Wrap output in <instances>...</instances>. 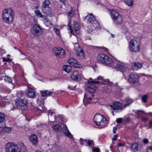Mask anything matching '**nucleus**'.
Listing matches in <instances>:
<instances>
[{
  "mask_svg": "<svg viewBox=\"0 0 152 152\" xmlns=\"http://www.w3.org/2000/svg\"><path fill=\"white\" fill-rule=\"evenodd\" d=\"M14 12L10 8L5 9L3 11L2 18L3 20L7 23L13 20Z\"/></svg>",
  "mask_w": 152,
  "mask_h": 152,
  "instance_id": "f257e3e1",
  "label": "nucleus"
},
{
  "mask_svg": "<svg viewBox=\"0 0 152 152\" xmlns=\"http://www.w3.org/2000/svg\"><path fill=\"white\" fill-rule=\"evenodd\" d=\"M141 44L139 39L136 38L131 40L129 44V48L131 52H138L140 50Z\"/></svg>",
  "mask_w": 152,
  "mask_h": 152,
  "instance_id": "f03ea898",
  "label": "nucleus"
},
{
  "mask_svg": "<svg viewBox=\"0 0 152 152\" xmlns=\"http://www.w3.org/2000/svg\"><path fill=\"white\" fill-rule=\"evenodd\" d=\"M97 79L99 81L93 80L91 81V80H92L91 78H90L89 79V81H88V83H94V84H98L99 83H102L105 84L106 85H108L109 86H113L114 87H116V88L117 89L119 88V87L118 86L117 83H114L108 80H104V82H103V81H100L101 80H102V78L101 76H99L97 78Z\"/></svg>",
  "mask_w": 152,
  "mask_h": 152,
  "instance_id": "7ed1b4c3",
  "label": "nucleus"
},
{
  "mask_svg": "<svg viewBox=\"0 0 152 152\" xmlns=\"http://www.w3.org/2000/svg\"><path fill=\"white\" fill-rule=\"evenodd\" d=\"M111 16L114 23L116 25L121 24L123 20L122 16L117 11L113 10L111 11Z\"/></svg>",
  "mask_w": 152,
  "mask_h": 152,
  "instance_id": "20e7f679",
  "label": "nucleus"
},
{
  "mask_svg": "<svg viewBox=\"0 0 152 152\" xmlns=\"http://www.w3.org/2000/svg\"><path fill=\"white\" fill-rule=\"evenodd\" d=\"M96 124L98 126L104 125L106 122V119L100 114H96L94 118Z\"/></svg>",
  "mask_w": 152,
  "mask_h": 152,
  "instance_id": "39448f33",
  "label": "nucleus"
},
{
  "mask_svg": "<svg viewBox=\"0 0 152 152\" xmlns=\"http://www.w3.org/2000/svg\"><path fill=\"white\" fill-rule=\"evenodd\" d=\"M31 32L34 36L38 37L42 34L43 31L40 26L39 24H34L32 27Z\"/></svg>",
  "mask_w": 152,
  "mask_h": 152,
  "instance_id": "423d86ee",
  "label": "nucleus"
},
{
  "mask_svg": "<svg viewBox=\"0 0 152 152\" xmlns=\"http://www.w3.org/2000/svg\"><path fill=\"white\" fill-rule=\"evenodd\" d=\"M6 152H18V145L12 142H8L5 145Z\"/></svg>",
  "mask_w": 152,
  "mask_h": 152,
  "instance_id": "0eeeda50",
  "label": "nucleus"
},
{
  "mask_svg": "<svg viewBox=\"0 0 152 152\" xmlns=\"http://www.w3.org/2000/svg\"><path fill=\"white\" fill-rule=\"evenodd\" d=\"M75 49L77 56H79L80 58H83L85 57V53L82 49L79 47L78 44H75Z\"/></svg>",
  "mask_w": 152,
  "mask_h": 152,
  "instance_id": "6e6552de",
  "label": "nucleus"
},
{
  "mask_svg": "<svg viewBox=\"0 0 152 152\" xmlns=\"http://www.w3.org/2000/svg\"><path fill=\"white\" fill-rule=\"evenodd\" d=\"M53 52L55 55L59 57L62 58L65 54V50L60 48H54L53 49Z\"/></svg>",
  "mask_w": 152,
  "mask_h": 152,
  "instance_id": "1a4fd4ad",
  "label": "nucleus"
},
{
  "mask_svg": "<svg viewBox=\"0 0 152 152\" xmlns=\"http://www.w3.org/2000/svg\"><path fill=\"white\" fill-rule=\"evenodd\" d=\"M68 29L70 30V32L71 34H73V32L74 31L77 34H78L80 33V26L77 22H75L74 23L73 29L69 25H68Z\"/></svg>",
  "mask_w": 152,
  "mask_h": 152,
  "instance_id": "9d476101",
  "label": "nucleus"
},
{
  "mask_svg": "<svg viewBox=\"0 0 152 152\" xmlns=\"http://www.w3.org/2000/svg\"><path fill=\"white\" fill-rule=\"evenodd\" d=\"M88 17L89 18L88 19V23L93 24V26L95 28H98L99 26V24L96 21H95V18L91 14L89 15Z\"/></svg>",
  "mask_w": 152,
  "mask_h": 152,
  "instance_id": "9b49d317",
  "label": "nucleus"
},
{
  "mask_svg": "<svg viewBox=\"0 0 152 152\" xmlns=\"http://www.w3.org/2000/svg\"><path fill=\"white\" fill-rule=\"evenodd\" d=\"M68 62L71 66L75 68H80L81 67V65L78 63L77 61L73 57L70 58L68 60Z\"/></svg>",
  "mask_w": 152,
  "mask_h": 152,
  "instance_id": "f8f14e48",
  "label": "nucleus"
},
{
  "mask_svg": "<svg viewBox=\"0 0 152 152\" xmlns=\"http://www.w3.org/2000/svg\"><path fill=\"white\" fill-rule=\"evenodd\" d=\"M114 66H115V67H116L118 69V70H119L123 73L129 71V69L126 66L121 65L120 64H118L117 63H114Z\"/></svg>",
  "mask_w": 152,
  "mask_h": 152,
  "instance_id": "ddd939ff",
  "label": "nucleus"
},
{
  "mask_svg": "<svg viewBox=\"0 0 152 152\" xmlns=\"http://www.w3.org/2000/svg\"><path fill=\"white\" fill-rule=\"evenodd\" d=\"M128 79L129 82L134 84L138 82V77L137 75L131 74L129 76Z\"/></svg>",
  "mask_w": 152,
  "mask_h": 152,
  "instance_id": "4468645a",
  "label": "nucleus"
},
{
  "mask_svg": "<svg viewBox=\"0 0 152 152\" xmlns=\"http://www.w3.org/2000/svg\"><path fill=\"white\" fill-rule=\"evenodd\" d=\"M28 103V101L26 98L20 99L17 101L15 102L16 105L18 106H24L26 105Z\"/></svg>",
  "mask_w": 152,
  "mask_h": 152,
  "instance_id": "2eb2a0df",
  "label": "nucleus"
},
{
  "mask_svg": "<svg viewBox=\"0 0 152 152\" xmlns=\"http://www.w3.org/2000/svg\"><path fill=\"white\" fill-rule=\"evenodd\" d=\"M80 143L81 145H85L88 146H91L92 145H94V142L93 140H84L80 138Z\"/></svg>",
  "mask_w": 152,
  "mask_h": 152,
  "instance_id": "dca6fc26",
  "label": "nucleus"
},
{
  "mask_svg": "<svg viewBox=\"0 0 152 152\" xmlns=\"http://www.w3.org/2000/svg\"><path fill=\"white\" fill-rule=\"evenodd\" d=\"M113 106L111 105L110 106V107L111 108L114 110H116V112L119 111V110H121V108H118L117 107H121L122 106V104L118 102L117 101H114L113 102Z\"/></svg>",
  "mask_w": 152,
  "mask_h": 152,
  "instance_id": "f3484780",
  "label": "nucleus"
},
{
  "mask_svg": "<svg viewBox=\"0 0 152 152\" xmlns=\"http://www.w3.org/2000/svg\"><path fill=\"white\" fill-rule=\"evenodd\" d=\"M71 77L72 79L74 80L80 81L81 79L80 74L77 71L74 72L71 75Z\"/></svg>",
  "mask_w": 152,
  "mask_h": 152,
  "instance_id": "a211bd4d",
  "label": "nucleus"
},
{
  "mask_svg": "<svg viewBox=\"0 0 152 152\" xmlns=\"http://www.w3.org/2000/svg\"><path fill=\"white\" fill-rule=\"evenodd\" d=\"M107 58V56L105 54L100 53L97 56V61L102 63H104L106 58Z\"/></svg>",
  "mask_w": 152,
  "mask_h": 152,
  "instance_id": "6ab92c4d",
  "label": "nucleus"
},
{
  "mask_svg": "<svg viewBox=\"0 0 152 152\" xmlns=\"http://www.w3.org/2000/svg\"><path fill=\"white\" fill-rule=\"evenodd\" d=\"M114 63H116L115 62H114L113 60L107 56V58H106L103 64L107 66H111V67H115L114 66Z\"/></svg>",
  "mask_w": 152,
  "mask_h": 152,
  "instance_id": "aec40b11",
  "label": "nucleus"
},
{
  "mask_svg": "<svg viewBox=\"0 0 152 152\" xmlns=\"http://www.w3.org/2000/svg\"><path fill=\"white\" fill-rule=\"evenodd\" d=\"M63 130L64 134L66 136H67L71 139H72L73 138L72 135L69 132L66 125L64 126Z\"/></svg>",
  "mask_w": 152,
  "mask_h": 152,
  "instance_id": "412c9836",
  "label": "nucleus"
},
{
  "mask_svg": "<svg viewBox=\"0 0 152 152\" xmlns=\"http://www.w3.org/2000/svg\"><path fill=\"white\" fill-rule=\"evenodd\" d=\"M132 102L131 99H126L123 101L122 102L123 105L120 108L121 110H122L123 109L125 108L127 106H129Z\"/></svg>",
  "mask_w": 152,
  "mask_h": 152,
  "instance_id": "4be33fe9",
  "label": "nucleus"
},
{
  "mask_svg": "<svg viewBox=\"0 0 152 152\" xmlns=\"http://www.w3.org/2000/svg\"><path fill=\"white\" fill-rule=\"evenodd\" d=\"M29 139L31 142L34 145H36L38 142V138L36 135H31L29 137Z\"/></svg>",
  "mask_w": 152,
  "mask_h": 152,
  "instance_id": "5701e85b",
  "label": "nucleus"
},
{
  "mask_svg": "<svg viewBox=\"0 0 152 152\" xmlns=\"http://www.w3.org/2000/svg\"><path fill=\"white\" fill-rule=\"evenodd\" d=\"M42 10L43 13L47 15H50L51 13V9L50 7H42Z\"/></svg>",
  "mask_w": 152,
  "mask_h": 152,
  "instance_id": "b1692460",
  "label": "nucleus"
},
{
  "mask_svg": "<svg viewBox=\"0 0 152 152\" xmlns=\"http://www.w3.org/2000/svg\"><path fill=\"white\" fill-rule=\"evenodd\" d=\"M48 115L49 120L50 121L53 122L55 121L56 120V115L51 111L48 112Z\"/></svg>",
  "mask_w": 152,
  "mask_h": 152,
  "instance_id": "393cba45",
  "label": "nucleus"
},
{
  "mask_svg": "<svg viewBox=\"0 0 152 152\" xmlns=\"http://www.w3.org/2000/svg\"><path fill=\"white\" fill-rule=\"evenodd\" d=\"M5 116L4 114L0 112V128L2 127L4 124L3 123L5 121Z\"/></svg>",
  "mask_w": 152,
  "mask_h": 152,
  "instance_id": "a878e982",
  "label": "nucleus"
},
{
  "mask_svg": "<svg viewBox=\"0 0 152 152\" xmlns=\"http://www.w3.org/2000/svg\"><path fill=\"white\" fill-rule=\"evenodd\" d=\"M86 89L91 93H94L96 90V87L94 84H91L87 86Z\"/></svg>",
  "mask_w": 152,
  "mask_h": 152,
  "instance_id": "bb28decb",
  "label": "nucleus"
},
{
  "mask_svg": "<svg viewBox=\"0 0 152 152\" xmlns=\"http://www.w3.org/2000/svg\"><path fill=\"white\" fill-rule=\"evenodd\" d=\"M92 99L91 97H88L87 95L85 94L83 100L84 104L86 106L88 104L90 103V101Z\"/></svg>",
  "mask_w": 152,
  "mask_h": 152,
  "instance_id": "cd10ccee",
  "label": "nucleus"
},
{
  "mask_svg": "<svg viewBox=\"0 0 152 152\" xmlns=\"http://www.w3.org/2000/svg\"><path fill=\"white\" fill-rule=\"evenodd\" d=\"M35 93L34 90L32 88L28 89L27 95L30 97L33 98L35 96Z\"/></svg>",
  "mask_w": 152,
  "mask_h": 152,
  "instance_id": "c85d7f7f",
  "label": "nucleus"
},
{
  "mask_svg": "<svg viewBox=\"0 0 152 152\" xmlns=\"http://www.w3.org/2000/svg\"><path fill=\"white\" fill-rule=\"evenodd\" d=\"M131 147L133 149L134 151H140V149L139 148L138 144L137 143H134L131 146Z\"/></svg>",
  "mask_w": 152,
  "mask_h": 152,
  "instance_id": "c756f323",
  "label": "nucleus"
},
{
  "mask_svg": "<svg viewBox=\"0 0 152 152\" xmlns=\"http://www.w3.org/2000/svg\"><path fill=\"white\" fill-rule=\"evenodd\" d=\"M133 65V69L135 70H137L141 68L142 66V64L139 62H134Z\"/></svg>",
  "mask_w": 152,
  "mask_h": 152,
  "instance_id": "7c9ffc66",
  "label": "nucleus"
},
{
  "mask_svg": "<svg viewBox=\"0 0 152 152\" xmlns=\"http://www.w3.org/2000/svg\"><path fill=\"white\" fill-rule=\"evenodd\" d=\"M41 94L42 96H48L53 94V92L48 90L41 91Z\"/></svg>",
  "mask_w": 152,
  "mask_h": 152,
  "instance_id": "2f4dec72",
  "label": "nucleus"
},
{
  "mask_svg": "<svg viewBox=\"0 0 152 152\" xmlns=\"http://www.w3.org/2000/svg\"><path fill=\"white\" fill-rule=\"evenodd\" d=\"M50 4L51 3L50 0H45L43 2L42 7H49V6Z\"/></svg>",
  "mask_w": 152,
  "mask_h": 152,
  "instance_id": "473e14b6",
  "label": "nucleus"
},
{
  "mask_svg": "<svg viewBox=\"0 0 152 152\" xmlns=\"http://www.w3.org/2000/svg\"><path fill=\"white\" fill-rule=\"evenodd\" d=\"M52 128L53 130L58 132L61 131V126L58 124H56L53 125L52 126Z\"/></svg>",
  "mask_w": 152,
  "mask_h": 152,
  "instance_id": "72a5a7b5",
  "label": "nucleus"
},
{
  "mask_svg": "<svg viewBox=\"0 0 152 152\" xmlns=\"http://www.w3.org/2000/svg\"><path fill=\"white\" fill-rule=\"evenodd\" d=\"M18 152H27L26 147L23 145H22L20 148L18 145Z\"/></svg>",
  "mask_w": 152,
  "mask_h": 152,
  "instance_id": "f704fd0d",
  "label": "nucleus"
},
{
  "mask_svg": "<svg viewBox=\"0 0 152 152\" xmlns=\"http://www.w3.org/2000/svg\"><path fill=\"white\" fill-rule=\"evenodd\" d=\"M63 68L64 70L67 72H69L72 69L71 65H65L63 67Z\"/></svg>",
  "mask_w": 152,
  "mask_h": 152,
  "instance_id": "c9c22d12",
  "label": "nucleus"
},
{
  "mask_svg": "<svg viewBox=\"0 0 152 152\" xmlns=\"http://www.w3.org/2000/svg\"><path fill=\"white\" fill-rule=\"evenodd\" d=\"M42 20L47 26H50L52 25V23L45 17L42 19Z\"/></svg>",
  "mask_w": 152,
  "mask_h": 152,
  "instance_id": "e433bc0d",
  "label": "nucleus"
},
{
  "mask_svg": "<svg viewBox=\"0 0 152 152\" xmlns=\"http://www.w3.org/2000/svg\"><path fill=\"white\" fill-rule=\"evenodd\" d=\"M124 3L128 6H131L133 5V0H124Z\"/></svg>",
  "mask_w": 152,
  "mask_h": 152,
  "instance_id": "4c0bfd02",
  "label": "nucleus"
},
{
  "mask_svg": "<svg viewBox=\"0 0 152 152\" xmlns=\"http://www.w3.org/2000/svg\"><path fill=\"white\" fill-rule=\"evenodd\" d=\"M34 12L38 17L43 18L45 17V16L42 15L41 12L39 10H35Z\"/></svg>",
  "mask_w": 152,
  "mask_h": 152,
  "instance_id": "58836bf2",
  "label": "nucleus"
},
{
  "mask_svg": "<svg viewBox=\"0 0 152 152\" xmlns=\"http://www.w3.org/2000/svg\"><path fill=\"white\" fill-rule=\"evenodd\" d=\"M53 152H60L61 149L57 146H53L52 149Z\"/></svg>",
  "mask_w": 152,
  "mask_h": 152,
  "instance_id": "ea45409f",
  "label": "nucleus"
},
{
  "mask_svg": "<svg viewBox=\"0 0 152 152\" xmlns=\"http://www.w3.org/2000/svg\"><path fill=\"white\" fill-rule=\"evenodd\" d=\"M148 97V96L146 94L142 96L141 98L142 102L144 103H146L147 102Z\"/></svg>",
  "mask_w": 152,
  "mask_h": 152,
  "instance_id": "a19ab883",
  "label": "nucleus"
},
{
  "mask_svg": "<svg viewBox=\"0 0 152 152\" xmlns=\"http://www.w3.org/2000/svg\"><path fill=\"white\" fill-rule=\"evenodd\" d=\"M14 106L12 104H9L7 105V109L8 111L14 110Z\"/></svg>",
  "mask_w": 152,
  "mask_h": 152,
  "instance_id": "79ce46f5",
  "label": "nucleus"
},
{
  "mask_svg": "<svg viewBox=\"0 0 152 152\" xmlns=\"http://www.w3.org/2000/svg\"><path fill=\"white\" fill-rule=\"evenodd\" d=\"M68 14L69 16L70 17H72L75 15L74 12L73 10H71L68 12Z\"/></svg>",
  "mask_w": 152,
  "mask_h": 152,
  "instance_id": "37998d69",
  "label": "nucleus"
},
{
  "mask_svg": "<svg viewBox=\"0 0 152 152\" xmlns=\"http://www.w3.org/2000/svg\"><path fill=\"white\" fill-rule=\"evenodd\" d=\"M53 30L55 32V33L57 35H58V36L60 35V32L59 29H57L56 28H54Z\"/></svg>",
  "mask_w": 152,
  "mask_h": 152,
  "instance_id": "c03bdc74",
  "label": "nucleus"
},
{
  "mask_svg": "<svg viewBox=\"0 0 152 152\" xmlns=\"http://www.w3.org/2000/svg\"><path fill=\"white\" fill-rule=\"evenodd\" d=\"M3 61H4L11 62L12 61V60L9 58H6L4 57L3 58Z\"/></svg>",
  "mask_w": 152,
  "mask_h": 152,
  "instance_id": "a18cd8bd",
  "label": "nucleus"
},
{
  "mask_svg": "<svg viewBox=\"0 0 152 152\" xmlns=\"http://www.w3.org/2000/svg\"><path fill=\"white\" fill-rule=\"evenodd\" d=\"M147 152H152V146H148L147 147Z\"/></svg>",
  "mask_w": 152,
  "mask_h": 152,
  "instance_id": "49530a36",
  "label": "nucleus"
},
{
  "mask_svg": "<svg viewBox=\"0 0 152 152\" xmlns=\"http://www.w3.org/2000/svg\"><path fill=\"white\" fill-rule=\"evenodd\" d=\"M11 127H4V131L6 132H9L12 130Z\"/></svg>",
  "mask_w": 152,
  "mask_h": 152,
  "instance_id": "de8ad7c7",
  "label": "nucleus"
},
{
  "mask_svg": "<svg viewBox=\"0 0 152 152\" xmlns=\"http://www.w3.org/2000/svg\"><path fill=\"white\" fill-rule=\"evenodd\" d=\"M143 142L145 144H148L149 143V141L147 139L145 138L143 140Z\"/></svg>",
  "mask_w": 152,
  "mask_h": 152,
  "instance_id": "09e8293b",
  "label": "nucleus"
},
{
  "mask_svg": "<svg viewBox=\"0 0 152 152\" xmlns=\"http://www.w3.org/2000/svg\"><path fill=\"white\" fill-rule=\"evenodd\" d=\"M122 121V118H118L116 119V122L118 123H121Z\"/></svg>",
  "mask_w": 152,
  "mask_h": 152,
  "instance_id": "8fccbe9b",
  "label": "nucleus"
},
{
  "mask_svg": "<svg viewBox=\"0 0 152 152\" xmlns=\"http://www.w3.org/2000/svg\"><path fill=\"white\" fill-rule=\"evenodd\" d=\"M93 151L96 152H98L99 151V148H94L93 149Z\"/></svg>",
  "mask_w": 152,
  "mask_h": 152,
  "instance_id": "3c124183",
  "label": "nucleus"
},
{
  "mask_svg": "<svg viewBox=\"0 0 152 152\" xmlns=\"http://www.w3.org/2000/svg\"><path fill=\"white\" fill-rule=\"evenodd\" d=\"M142 120L144 121H146L148 119V118L146 117H142L141 118Z\"/></svg>",
  "mask_w": 152,
  "mask_h": 152,
  "instance_id": "603ef678",
  "label": "nucleus"
},
{
  "mask_svg": "<svg viewBox=\"0 0 152 152\" xmlns=\"http://www.w3.org/2000/svg\"><path fill=\"white\" fill-rule=\"evenodd\" d=\"M117 129V128L115 127H114L113 128V132L114 134H115L116 132V131Z\"/></svg>",
  "mask_w": 152,
  "mask_h": 152,
  "instance_id": "864d4df0",
  "label": "nucleus"
},
{
  "mask_svg": "<svg viewBox=\"0 0 152 152\" xmlns=\"http://www.w3.org/2000/svg\"><path fill=\"white\" fill-rule=\"evenodd\" d=\"M64 4H66V0H59Z\"/></svg>",
  "mask_w": 152,
  "mask_h": 152,
  "instance_id": "5fc2aeb1",
  "label": "nucleus"
},
{
  "mask_svg": "<svg viewBox=\"0 0 152 152\" xmlns=\"http://www.w3.org/2000/svg\"><path fill=\"white\" fill-rule=\"evenodd\" d=\"M8 80V82L10 83H12V79L10 78H7Z\"/></svg>",
  "mask_w": 152,
  "mask_h": 152,
  "instance_id": "6e6d98bb",
  "label": "nucleus"
},
{
  "mask_svg": "<svg viewBox=\"0 0 152 152\" xmlns=\"http://www.w3.org/2000/svg\"><path fill=\"white\" fill-rule=\"evenodd\" d=\"M124 145V144L122 143H120L118 144V145L119 146H123Z\"/></svg>",
  "mask_w": 152,
  "mask_h": 152,
  "instance_id": "4d7b16f0",
  "label": "nucleus"
},
{
  "mask_svg": "<svg viewBox=\"0 0 152 152\" xmlns=\"http://www.w3.org/2000/svg\"><path fill=\"white\" fill-rule=\"evenodd\" d=\"M117 139V138H116V137H115L114 136L113 137V140L114 141H115Z\"/></svg>",
  "mask_w": 152,
  "mask_h": 152,
  "instance_id": "13d9d810",
  "label": "nucleus"
},
{
  "mask_svg": "<svg viewBox=\"0 0 152 152\" xmlns=\"http://www.w3.org/2000/svg\"><path fill=\"white\" fill-rule=\"evenodd\" d=\"M152 124V121H151L150 122V126H149V128H151V124Z\"/></svg>",
  "mask_w": 152,
  "mask_h": 152,
  "instance_id": "bf43d9fd",
  "label": "nucleus"
},
{
  "mask_svg": "<svg viewBox=\"0 0 152 152\" xmlns=\"http://www.w3.org/2000/svg\"><path fill=\"white\" fill-rule=\"evenodd\" d=\"M114 136L115 137H116V138H117V137L118 136V134H116L115 135H114Z\"/></svg>",
  "mask_w": 152,
  "mask_h": 152,
  "instance_id": "052dcab7",
  "label": "nucleus"
},
{
  "mask_svg": "<svg viewBox=\"0 0 152 152\" xmlns=\"http://www.w3.org/2000/svg\"><path fill=\"white\" fill-rule=\"evenodd\" d=\"M35 152H42L40 151L37 150V151H36Z\"/></svg>",
  "mask_w": 152,
  "mask_h": 152,
  "instance_id": "680f3d73",
  "label": "nucleus"
},
{
  "mask_svg": "<svg viewBox=\"0 0 152 152\" xmlns=\"http://www.w3.org/2000/svg\"><path fill=\"white\" fill-rule=\"evenodd\" d=\"M19 51H20V52H21V54H23V55H25V56H26V55L24 54H23V53L21 51H20V50H19Z\"/></svg>",
  "mask_w": 152,
  "mask_h": 152,
  "instance_id": "e2e57ef3",
  "label": "nucleus"
},
{
  "mask_svg": "<svg viewBox=\"0 0 152 152\" xmlns=\"http://www.w3.org/2000/svg\"><path fill=\"white\" fill-rule=\"evenodd\" d=\"M111 35L112 36V37H114V34H111Z\"/></svg>",
  "mask_w": 152,
  "mask_h": 152,
  "instance_id": "0e129e2a",
  "label": "nucleus"
},
{
  "mask_svg": "<svg viewBox=\"0 0 152 152\" xmlns=\"http://www.w3.org/2000/svg\"><path fill=\"white\" fill-rule=\"evenodd\" d=\"M39 68L40 69L42 67V66H41V65H40V66L39 65Z\"/></svg>",
  "mask_w": 152,
  "mask_h": 152,
  "instance_id": "69168bd1",
  "label": "nucleus"
},
{
  "mask_svg": "<svg viewBox=\"0 0 152 152\" xmlns=\"http://www.w3.org/2000/svg\"><path fill=\"white\" fill-rule=\"evenodd\" d=\"M2 132V129H0V133Z\"/></svg>",
  "mask_w": 152,
  "mask_h": 152,
  "instance_id": "338daca9",
  "label": "nucleus"
},
{
  "mask_svg": "<svg viewBox=\"0 0 152 152\" xmlns=\"http://www.w3.org/2000/svg\"><path fill=\"white\" fill-rule=\"evenodd\" d=\"M36 9H37L38 8V6H36L35 7Z\"/></svg>",
  "mask_w": 152,
  "mask_h": 152,
  "instance_id": "774afa93",
  "label": "nucleus"
}]
</instances>
